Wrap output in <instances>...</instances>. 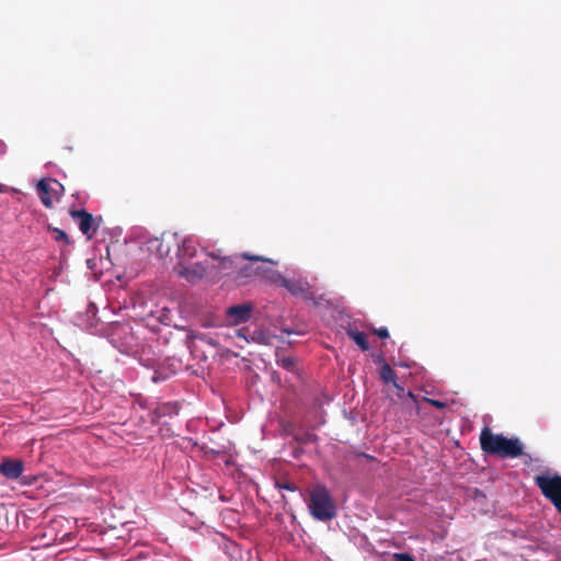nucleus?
Listing matches in <instances>:
<instances>
[{"mask_svg":"<svg viewBox=\"0 0 561 561\" xmlns=\"http://www.w3.org/2000/svg\"><path fill=\"white\" fill-rule=\"evenodd\" d=\"M408 396H409L410 398H414V394H413L411 391H409V392H408Z\"/></svg>","mask_w":561,"mask_h":561,"instance_id":"nucleus-17","label":"nucleus"},{"mask_svg":"<svg viewBox=\"0 0 561 561\" xmlns=\"http://www.w3.org/2000/svg\"><path fill=\"white\" fill-rule=\"evenodd\" d=\"M142 409H147V405L142 402L141 403Z\"/></svg>","mask_w":561,"mask_h":561,"instance_id":"nucleus-18","label":"nucleus"},{"mask_svg":"<svg viewBox=\"0 0 561 561\" xmlns=\"http://www.w3.org/2000/svg\"><path fill=\"white\" fill-rule=\"evenodd\" d=\"M393 387L397 389V394L399 397H401L402 393L404 392V388L401 385H399L397 381H396V385H393Z\"/></svg>","mask_w":561,"mask_h":561,"instance_id":"nucleus-14","label":"nucleus"},{"mask_svg":"<svg viewBox=\"0 0 561 561\" xmlns=\"http://www.w3.org/2000/svg\"><path fill=\"white\" fill-rule=\"evenodd\" d=\"M373 360L380 365L379 377L383 383L396 385L397 374L391 365L386 360L382 353H373Z\"/></svg>","mask_w":561,"mask_h":561,"instance_id":"nucleus-6","label":"nucleus"},{"mask_svg":"<svg viewBox=\"0 0 561 561\" xmlns=\"http://www.w3.org/2000/svg\"><path fill=\"white\" fill-rule=\"evenodd\" d=\"M151 379L153 382H157L158 381V376H157V373L153 371L152 375H151Z\"/></svg>","mask_w":561,"mask_h":561,"instance_id":"nucleus-16","label":"nucleus"},{"mask_svg":"<svg viewBox=\"0 0 561 561\" xmlns=\"http://www.w3.org/2000/svg\"><path fill=\"white\" fill-rule=\"evenodd\" d=\"M172 412V407L169 403H164L162 405L157 407L150 414L151 422L156 423L163 415L170 414Z\"/></svg>","mask_w":561,"mask_h":561,"instance_id":"nucleus-9","label":"nucleus"},{"mask_svg":"<svg viewBox=\"0 0 561 561\" xmlns=\"http://www.w3.org/2000/svg\"><path fill=\"white\" fill-rule=\"evenodd\" d=\"M53 232L55 233V239L57 241H65L66 243H69V238H68L67 233L64 230L58 229V228H54Z\"/></svg>","mask_w":561,"mask_h":561,"instance_id":"nucleus-10","label":"nucleus"},{"mask_svg":"<svg viewBox=\"0 0 561 561\" xmlns=\"http://www.w3.org/2000/svg\"><path fill=\"white\" fill-rule=\"evenodd\" d=\"M72 219L78 221L80 231L90 240L99 229V221L84 209H71L69 211Z\"/></svg>","mask_w":561,"mask_h":561,"instance_id":"nucleus-5","label":"nucleus"},{"mask_svg":"<svg viewBox=\"0 0 561 561\" xmlns=\"http://www.w3.org/2000/svg\"><path fill=\"white\" fill-rule=\"evenodd\" d=\"M534 481L543 497L550 501L558 513L561 514V474H538L534 478Z\"/></svg>","mask_w":561,"mask_h":561,"instance_id":"nucleus-3","label":"nucleus"},{"mask_svg":"<svg viewBox=\"0 0 561 561\" xmlns=\"http://www.w3.org/2000/svg\"><path fill=\"white\" fill-rule=\"evenodd\" d=\"M393 561H415L409 553H393Z\"/></svg>","mask_w":561,"mask_h":561,"instance_id":"nucleus-11","label":"nucleus"},{"mask_svg":"<svg viewBox=\"0 0 561 561\" xmlns=\"http://www.w3.org/2000/svg\"><path fill=\"white\" fill-rule=\"evenodd\" d=\"M481 449L488 455L500 458H517L524 454V446L518 437H506L494 434L490 427H484L480 434Z\"/></svg>","mask_w":561,"mask_h":561,"instance_id":"nucleus-1","label":"nucleus"},{"mask_svg":"<svg viewBox=\"0 0 561 561\" xmlns=\"http://www.w3.org/2000/svg\"><path fill=\"white\" fill-rule=\"evenodd\" d=\"M0 471L9 479H16L23 471V462L21 460L7 459L1 463Z\"/></svg>","mask_w":561,"mask_h":561,"instance_id":"nucleus-7","label":"nucleus"},{"mask_svg":"<svg viewBox=\"0 0 561 561\" xmlns=\"http://www.w3.org/2000/svg\"><path fill=\"white\" fill-rule=\"evenodd\" d=\"M308 508L311 516L320 522H329L336 516L334 500L322 484H317L310 491Z\"/></svg>","mask_w":561,"mask_h":561,"instance_id":"nucleus-2","label":"nucleus"},{"mask_svg":"<svg viewBox=\"0 0 561 561\" xmlns=\"http://www.w3.org/2000/svg\"><path fill=\"white\" fill-rule=\"evenodd\" d=\"M278 488L279 489H285V490H288V491H295V486L290 483H282V484H278Z\"/></svg>","mask_w":561,"mask_h":561,"instance_id":"nucleus-13","label":"nucleus"},{"mask_svg":"<svg viewBox=\"0 0 561 561\" xmlns=\"http://www.w3.org/2000/svg\"><path fill=\"white\" fill-rule=\"evenodd\" d=\"M36 190L42 204L51 208L55 201H58L64 192V186L55 179H42L36 184Z\"/></svg>","mask_w":561,"mask_h":561,"instance_id":"nucleus-4","label":"nucleus"},{"mask_svg":"<svg viewBox=\"0 0 561 561\" xmlns=\"http://www.w3.org/2000/svg\"><path fill=\"white\" fill-rule=\"evenodd\" d=\"M277 364L284 369L295 373L297 371L296 357L287 353H275Z\"/></svg>","mask_w":561,"mask_h":561,"instance_id":"nucleus-8","label":"nucleus"},{"mask_svg":"<svg viewBox=\"0 0 561 561\" xmlns=\"http://www.w3.org/2000/svg\"><path fill=\"white\" fill-rule=\"evenodd\" d=\"M425 401L427 403H430L431 405L437 408V409L446 408V403L445 402H442V401H438V400H435V399H427V398H425Z\"/></svg>","mask_w":561,"mask_h":561,"instance_id":"nucleus-12","label":"nucleus"},{"mask_svg":"<svg viewBox=\"0 0 561 561\" xmlns=\"http://www.w3.org/2000/svg\"><path fill=\"white\" fill-rule=\"evenodd\" d=\"M7 152V145L3 140H0V156H3Z\"/></svg>","mask_w":561,"mask_h":561,"instance_id":"nucleus-15","label":"nucleus"}]
</instances>
